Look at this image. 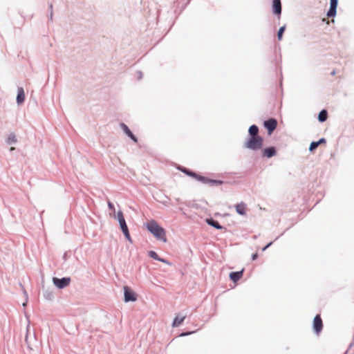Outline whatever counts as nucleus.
Listing matches in <instances>:
<instances>
[{"mask_svg":"<svg viewBox=\"0 0 354 354\" xmlns=\"http://www.w3.org/2000/svg\"><path fill=\"white\" fill-rule=\"evenodd\" d=\"M223 183V180H213L211 179L210 185H220Z\"/></svg>","mask_w":354,"mask_h":354,"instance_id":"25","label":"nucleus"},{"mask_svg":"<svg viewBox=\"0 0 354 354\" xmlns=\"http://www.w3.org/2000/svg\"><path fill=\"white\" fill-rule=\"evenodd\" d=\"M17 140L16 138L15 133H10L7 138V140H6L7 144L12 145V144L17 143Z\"/></svg>","mask_w":354,"mask_h":354,"instance_id":"20","label":"nucleus"},{"mask_svg":"<svg viewBox=\"0 0 354 354\" xmlns=\"http://www.w3.org/2000/svg\"><path fill=\"white\" fill-rule=\"evenodd\" d=\"M186 316L184 315V316H182V317H179V316H176L174 319V321L172 322V327H178L179 326L182 322L185 320Z\"/></svg>","mask_w":354,"mask_h":354,"instance_id":"18","label":"nucleus"},{"mask_svg":"<svg viewBox=\"0 0 354 354\" xmlns=\"http://www.w3.org/2000/svg\"><path fill=\"white\" fill-rule=\"evenodd\" d=\"M263 145V139L261 136L249 137L244 142L243 147L252 151L261 149Z\"/></svg>","mask_w":354,"mask_h":354,"instance_id":"2","label":"nucleus"},{"mask_svg":"<svg viewBox=\"0 0 354 354\" xmlns=\"http://www.w3.org/2000/svg\"><path fill=\"white\" fill-rule=\"evenodd\" d=\"M16 100L18 105L22 104L25 100L24 90L22 87H19L17 89V95Z\"/></svg>","mask_w":354,"mask_h":354,"instance_id":"13","label":"nucleus"},{"mask_svg":"<svg viewBox=\"0 0 354 354\" xmlns=\"http://www.w3.org/2000/svg\"><path fill=\"white\" fill-rule=\"evenodd\" d=\"M272 11L274 15H280L281 14V0L272 1Z\"/></svg>","mask_w":354,"mask_h":354,"instance_id":"11","label":"nucleus"},{"mask_svg":"<svg viewBox=\"0 0 354 354\" xmlns=\"http://www.w3.org/2000/svg\"><path fill=\"white\" fill-rule=\"evenodd\" d=\"M158 261H160V262L165 263H167V264H168V265H170V263H169L167 260H166V259H162V258L159 257V259H158Z\"/></svg>","mask_w":354,"mask_h":354,"instance_id":"32","label":"nucleus"},{"mask_svg":"<svg viewBox=\"0 0 354 354\" xmlns=\"http://www.w3.org/2000/svg\"><path fill=\"white\" fill-rule=\"evenodd\" d=\"M263 126L268 130V134H271L277 128V121L275 118H269L264 121Z\"/></svg>","mask_w":354,"mask_h":354,"instance_id":"5","label":"nucleus"},{"mask_svg":"<svg viewBox=\"0 0 354 354\" xmlns=\"http://www.w3.org/2000/svg\"><path fill=\"white\" fill-rule=\"evenodd\" d=\"M149 256L153 259H156L158 261V259H159V257L158 255L157 254V253L155 252V251H153V250H151L149 252Z\"/></svg>","mask_w":354,"mask_h":354,"instance_id":"24","label":"nucleus"},{"mask_svg":"<svg viewBox=\"0 0 354 354\" xmlns=\"http://www.w3.org/2000/svg\"><path fill=\"white\" fill-rule=\"evenodd\" d=\"M277 154V150L274 147H266L262 150L261 156L263 158H270Z\"/></svg>","mask_w":354,"mask_h":354,"instance_id":"9","label":"nucleus"},{"mask_svg":"<svg viewBox=\"0 0 354 354\" xmlns=\"http://www.w3.org/2000/svg\"><path fill=\"white\" fill-rule=\"evenodd\" d=\"M24 294L26 297V301L23 303L22 306H26V304H27V301H28V293L26 290H24Z\"/></svg>","mask_w":354,"mask_h":354,"instance_id":"31","label":"nucleus"},{"mask_svg":"<svg viewBox=\"0 0 354 354\" xmlns=\"http://www.w3.org/2000/svg\"><path fill=\"white\" fill-rule=\"evenodd\" d=\"M316 142H318L319 145H321L322 143H325L326 142V140H325V138H322L318 141H316Z\"/></svg>","mask_w":354,"mask_h":354,"instance_id":"34","label":"nucleus"},{"mask_svg":"<svg viewBox=\"0 0 354 354\" xmlns=\"http://www.w3.org/2000/svg\"><path fill=\"white\" fill-rule=\"evenodd\" d=\"M285 29H286V26H281V28H279L278 32H277V39L279 40H281L282 39V37H283V34L285 31Z\"/></svg>","mask_w":354,"mask_h":354,"instance_id":"22","label":"nucleus"},{"mask_svg":"<svg viewBox=\"0 0 354 354\" xmlns=\"http://www.w3.org/2000/svg\"><path fill=\"white\" fill-rule=\"evenodd\" d=\"M258 258V254L257 253H254L252 255V261H254L256 260Z\"/></svg>","mask_w":354,"mask_h":354,"instance_id":"36","label":"nucleus"},{"mask_svg":"<svg viewBox=\"0 0 354 354\" xmlns=\"http://www.w3.org/2000/svg\"><path fill=\"white\" fill-rule=\"evenodd\" d=\"M210 182H211V179L203 176V178H202L201 183L203 184H209L210 185Z\"/></svg>","mask_w":354,"mask_h":354,"instance_id":"28","label":"nucleus"},{"mask_svg":"<svg viewBox=\"0 0 354 354\" xmlns=\"http://www.w3.org/2000/svg\"><path fill=\"white\" fill-rule=\"evenodd\" d=\"M165 201H162V203H163L164 204H167V203H168V202H169V198L167 196H165Z\"/></svg>","mask_w":354,"mask_h":354,"instance_id":"38","label":"nucleus"},{"mask_svg":"<svg viewBox=\"0 0 354 354\" xmlns=\"http://www.w3.org/2000/svg\"><path fill=\"white\" fill-rule=\"evenodd\" d=\"M248 133L250 135V137H258V136H260L259 135V127L257 125H255V124L251 125L249 127Z\"/></svg>","mask_w":354,"mask_h":354,"instance_id":"15","label":"nucleus"},{"mask_svg":"<svg viewBox=\"0 0 354 354\" xmlns=\"http://www.w3.org/2000/svg\"><path fill=\"white\" fill-rule=\"evenodd\" d=\"M323 328V322L321 317L317 315L313 319V330L315 333L319 334Z\"/></svg>","mask_w":354,"mask_h":354,"instance_id":"7","label":"nucleus"},{"mask_svg":"<svg viewBox=\"0 0 354 354\" xmlns=\"http://www.w3.org/2000/svg\"><path fill=\"white\" fill-rule=\"evenodd\" d=\"M29 335H30V326H29V324H28L27 329H26V343L28 344V346L30 349H32V347H31V340L35 341V336L33 334L32 335V337L30 338V339Z\"/></svg>","mask_w":354,"mask_h":354,"instance_id":"17","label":"nucleus"},{"mask_svg":"<svg viewBox=\"0 0 354 354\" xmlns=\"http://www.w3.org/2000/svg\"><path fill=\"white\" fill-rule=\"evenodd\" d=\"M142 77V73L139 72V78L140 79Z\"/></svg>","mask_w":354,"mask_h":354,"instance_id":"40","label":"nucleus"},{"mask_svg":"<svg viewBox=\"0 0 354 354\" xmlns=\"http://www.w3.org/2000/svg\"><path fill=\"white\" fill-rule=\"evenodd\" d=\"M206 221L208 225L214 227V228H216L217 230H222L224 228L223 226L220 225L217 221L214 220L212 218H207Z\"/></svg>","mask_w":354,"mask_h":354,"instance_id":"16","label":"nucleus"},{"mask_svg":"<svg viewBox=\"0 0 354 354\" xmlns=\"http://www.w3.org/2000/svg\"><path fill=\"white\" fill-rule=\"evenodd\" d=\"M116 218L119 222L120 227V229L122 230V231H124V230L128 229L127 225L126 223V221H125L123 214L121 211L118 212Z\"/></svg>","mask_w":354,"mask_h":354,"instance_id":"10","label":"nucleus"},{"mask_svg":"<svg viewBox=\"0 0 354 354\" xmlns=\"http://www.w3.org/2000/svg\"><path fill=\"white\" fill-rule=\"evenodd\" d=\"M122 232H123L124 236L126 237V239L128 241H131L130 234H129V229H127V230L122 231Z\"/></svg>","mask_w":354,"mask_h":354,"instance_id":"27","label":"nucleus"},{"mask_svg":"<svg viewBox=\"0 0 354 354\" xmlns=\"http://www.w3.org/2000/svg\"><path fill=\"white\" fill-rule=\"evenodd\" d=\"M319 147V143L316 141H313L310 143L309 147V151H313L315 149H316Z\"/></svg>","mask_w":354,"mask_h":354,"instance_id":"23","label":"nucleus"},{"mask_svg":"<svg viewBox=\"0 0 354 354\" xmlns=\"http://www.w3.org/2000/svg\"><path fill=\"white\" fill-rule=\"evenodd\" d=\"M15 147H10V151H14V150H15Z\"/></svg>","mask_w":354,"mask_h":354,"instance_id":"39","label":"nucleus"},{"mask_svg":"<svg viewBox=\"0 0 354 354\" xmlns=\"http://www.w3.org/2000/svg\"><path fill=\"white\" fill-rule=\"evenodd\" d=\"M193 178H194L196 180L199 181V182H202V178H203V176H201V175H198L197 174L195 173V175H194Z\"/></svg>","mask_w":354,"mask_h":354,"instance_id":"29","label":"nucleus"},{"mask_svg":"<svg viewBox=\"0 0 354 354\" xmlns=\"http://www.w3.org/2000/svg\"><path fill=\"white\" fill-rule=\"evenodd\" d=\"M50 19H52L53 18V5H50Z\"/></svg>","mask_w":354,"mask_h":354,"instance_id":"37","label":"nucleus"},{"mask_svg":"<svg viewBox=\"0 0 354 354\" xmlns=\"http://www.w3.org/2000/svg\"><path fill=\"white\" fill-rule=\"evenodd\" d=\"M147 230L158 240L167 242V238L165 236V230L164 228L160 227L158 223L151 220L146 224Z\"/></svg>","mask_w":354,"mask_h":354,"instance_id":"1","label":"nucleus"},{"mask_svg":"<svg viewBox=\"0 0 354 354\" xmlns=\"http://www.w3.org/2000/svg\"><path fill=\"white\" fill-rule=\"evenodd\" d=\"M124 300L126 303L137 300L136 295L128 286H124Z\"/></svg>","mask_w":354,"mask_h":354,"instance_id":"4","label":"nucleus"},{"mask_svg":"<svg viewBox=\"0 0 354 354\" xmlns=\"http://www.w3.org/2000/svg\"><path fill=\"white\" fill-rule=\"evenodd\" d=\"M120 127L121 129L124 131V133L135 143L138 142V138L136 136L131 132L129 128L124 124L120 123Z\"/></svg>","mask_w":354,"mask_h":354,"instance_id":"8","label":"nucleus"},{"mask_svg":"<svg viewBox=\"0 0 354 354\" xmlns=\"http://www.w3.org/2000/svg\"><path fill=\"white\" fill-rule=\"evenodd\" d=\"M194 333V331H189V332H187V333H182L180 335V337H185V336L193 334Z\"/></svg>","mask_w":354,"mask_h":354,"instance_id":"30","label":"nucleus"},{"mask_svg":"<svg viewBox=\"0 0 354 354\" xmlns=\"http://www.w3.org/2000/svg\"><path fill=\"white\" fill-rule=\"evenodd\" d=\"M182 172H183L184 174L189 176H192L193 177L194 175H195V173L192 171H190L189 169H187V168H185V167H182V168H180L179 169Z\"/></svg>","mask_w":354,"mask_h":354,"instance_id":"21","label":"nucleus"},{"mask_svg":"<svg viewBox=\"0 0 354 354\" xmlns=\"http://www.w3.org/2000/svg\"><path fill=\"white\" fill-rule=\"evenodd\" d=\"M272 244V242H270L269 243H268L265 247L262 248V251H265L266 250H267V248H268Z\"/></svg>","mask_w":354,"mask_h":354,"instance_id":"35","label":"nucleus"},{"mask_svg":"<svg viewBox=\"0 0 354 354\" xmlns=\"http://www.w3.org/2000/svg\"><path fill=\"white\" fill-rule=\"evenodd\" d=\"M338 0H330V8L326 12L328 17H334L337 15Z\"/></svg>","mask_w":354,"mask_h":354,"instance_id":"6","label":"nucleus"},{"mask_svg":"<svg viewBox=\"0 0 354 354\" xmlns=\"http://www.w3.org/2000/svg\"><path fill=\"white\" fill-rule=\"evenodd\" d=\"M246 208L247 205L243 202H241L235 205L236 213L241 216H245L246 214Z\"/></svg>","mask_w":354,"mask_h":354,"instance_id":"12","label":"nucleus"},{"mask_svg":"<svg viewBox=\"0 0 354 354\" xmlns=\"http://www.w3.org/2000/svg\"><path fill=\"white\" fill-rule=\"evenodd\" d=\"M243 272V270H241V271H237V272H232L230 274V278L232 281L236 282L242 277Z\"/></svg>","mask_w":354,"mask_h":354,"instance_id":"14","label":"nucleus"},{"mask_svg":"<svg viewBox=\"0 0 354 354\" xmlns=\"http://www.w3.org/2000/svg\"><path fill=\"white\" fill-rule=\"evenodd\" d=\"M328 112L325 109H322L318 114V120L320 122H324L327 120Z\"/></svg>","mask_w":354,"mask_h":354,"instance_id":"19","label":"nucleus"},{"mask_svg":"<svg viewBox=\"0 0 354 354\" xmlns=\"http://www.w3.org/2000/svg\"><path fill=\"white\" fill-rule=\"evenodd\" d=\"M53 284L59 289H63L68 286L71 282L70 277H62L61 279L57 277L53 278Z\"/></svg>","mask_w":354,"mask_h":354,"instance_id":"3","label":"nucleus"},{"mask_svg":"<svg viewBox=\"0 0 354 354\" xmlns=\"http://www.w3.org/2000/svg\"><path fill=\"white\" fill-rule=\"evenodd\" d=\"M46 299L51 300L53 298V294L52 292L46 291L44 294Z\"/></svg>","mask_w":354,"mask_h":354,"instance_id":"26","label":"nucleus"},{"mask_svg":"<svg viewBox=\"0 0 354 354\" xmlns=\"http://www.w3.org/2000/svg\"><path fill=\"white\" fill-rule=\"evenodd\" d=\"M108 207L109 209L114 210V205L111 202H108Z\"/></svg>","mask_w":354,"mask_h":354,"instance_id":"33","label":"nucleus"}]
</instances>
